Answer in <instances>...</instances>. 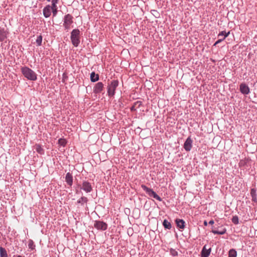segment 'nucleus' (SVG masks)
Returning a JSON list of instances; mask_svg holds the SVG:
<instances>
[{
    "instance_id": "obj_13",
    "label": "nucleus",
    "mask_w": 257,
    "mask_h": 257,
    "mask_svg": "<svg viewBox=\"0 0 257 257\" xmlns=\"http://www.w3.org/2000/svg\"><path fill=\"white\" fill-rule=\"evenodd\" d=\"M73 179L72 174L70 172L67 173L65 176V181L66 182L67 184L69 186H71L73 184Z\"/></svg>"
},
{
    "instance_id": "obj_32",
    "label": "nucleus",
    "mask_w": 257,
    "mask_h": 257,
    "mask_svg": "<svg viewBox=\"0 0 257 257\" xmlns=\"http://www.w3.org/2000/svg\"><path fill=\"white\" fill-rule=\"evenodd\" d=\"M224 39H218L217 41L215 42V43L214 44L213 46H215L216 45L218 44L219 43H221L222 41H223Z\"/></svg>"
},
{
    "instance_id": "obj_7",
    "label": "nucleus",
    "mask_w": 257,
    "mask_h": 257,
    "mask_svg": "<svg viewBox=\"0 0 257 257\" xmlns=\"http://www.w3.org/2000/svg\"><path fill=\"white\" fill-rule=\"evenodd\" d=\"M80 189L83 190L86 193H90L92 191L91 184L88 181H83Z\"/></svg>"
},
{
    "instance_id": "obj_39",
    "label": "nucleus",
    "mask_w": 257,
    "mask_h": 257,
    "mask_svg": "<svg viewBox=\"0 0 257 257\" xmlns=\"http://www.w3.org/2000/svg\"><path fill=\"white\" fill-rule=\"evenodd\" d=\"M47 2H50L51 0H47Z\"/></svg>"
},
{
    "instance_id": "obj_4",
    "label": "nucleus",
    "mask_w": 257,
    "mask_h": 257,
    "mask_svg": "<svg viewBox=\"0 0 257 257\" xmlns=\"http://www.w3.org/2000/svg\"><path fill=\"white\" fill-rule=\"evenodd\" d=\"M63 26L65 28V30H68L71 28V25L73 23V17L69 14H66L64 16L63 19Z\"/></svg>"
},
{
    "instance_id": "obj_36",
    "label": "nucleus",
    "mask_w": 257,
    "mask_h": 257,
    "mask_svg": "<svg viewBox=\"0 0 257 257\" xmlns=\"http://www.w3.org/2000/svg\"><path fill=\"white\" fill-rule=\"evenodd\" d=\"M203 224H204V226H207V225H208V223L206 220L204 221Z\"/></svg>"
},
{
    "instance_id": "obj_5",
    "label": "nucleus",
    "mask_w": 257,
    "mask_h": 257,
    "mask_svg": "<svg viewBox=\"0 0 257 257\" xmlns=\"http://www.w3.org/2000/svg\"><path fill=\"white\" fill-rule=\"evenodd\" d=\"M141 188L149 196L152 197L159 201H162V199L152 189L148 187L144 184L141 185Z\"/></svg>"
},
{
    "instance_id": "obj_14",
    "label": "nucleus",
    "mask_w": 257,
    "mask_h": 257,
    "mask_svg": "<svg viewBox=\"0 0 257 257\" xmlns=\"http://www.w3.org/2000/svg\"><path fill=\"white\" fill-rule=\"evenodd\" d=\"M8 32L4 28L0 29V42H3L7 38Z\"/></svg>"
},
{
    "instance_id": "obj_10",
    "label": "nucleus",
    "mask_w": 257,
    "mask_h": 257,
    "mask_svg": "<svg viewBox=\"0 0 257 257\" xmlns=\"http://www.w3.org/2000/svg\"><path fill=\"white\" fill-rule=\"evenodd\" d=\"M239 90L244 95H247L250 93V89L245 83H241L240 84Z\"/></svg>"
},
{
    "instance_id": "obj_15",
    "label": "nucleus",
    "mask_w": 257,
    "mask_h": 257,
    "mask_svg": "<svg viewBox=\"0 0 257 257\" xmlns=\"http://www.w3.org/2000/svg\"><path fill=\"white\" fill-rule=\"evenodd\" d=\"M211 252V248L209 249L206 248V245H205L201 252V257H208V256L210 255Z\"/></svg>"
},
{
    "instance_id": "obj_31",
    "label": "nucleus",
    "mask_w": 257,
    "mask_h": 257,
    "mask_svg": "<svg viewBox=\"0 0 257 257\" xmlns=\"http://www.w3.org/2000/svg\"><path fill=\"white\" fill-rule=\"evenodd\" d=\"M58 142H59V144L61 146H65L66 144L65 140L64 139H60L58 140Z\"/></svg>"
},
{
    "instance_id": "obj_35",
    "label": "nucleus",
    "mask_w": 257,
    "mask_h": 257,
    "mask_svg": "<svg viewBox=\"0 0 257 257\" xmlns=\"http://www.w3.org/2000/svg\"><path fill=\"white\" fill-rule=\"evenodd\" d=\"M152 12H153L154 13H156L157 15H159V14L157 10H153L152 11Z\"/></svg>"
},
{
    "instance_id": "obj_28",
    "label": "nucleus",
    "mask_w": 257,
    "mask_h": 257,
    "mask_svg": "<svg viewBox=\"0 0 257 257\" xmlns=\"http://www.w3.org/2000/svg\"><path fill=\"white\" fill-rule=\"evenodd\" d=\"M36 42L38 46H40L42 45V36L41 35L37 36Z\"/></svg>"
},
{
    "instance_id": "obj_21",
    "label": "nucleus",
    "mask_w": 257,
    "mask_h": 257,
    "mask_svg": "<svg viewBox=\"0 0 257 257\" xmlns=\"http://www.w3.org/2000/svg\"><path fill=\"white\" fill-rule=\"evenodd\" d=\"M51 12L53 14V17H55L57 15L58 13V7L57 5H51L50 6Z\"/></svg>"
},
{
    "instance_id": "obj_16",
    "label": "nucleus",
    "mask_w": 257,
    "mask_h": 257,
    "mask_svg": "<svg viewBox=\"0 0 257 257\" xmlns=\"http://www.w3.org/2000/svg\"><path fill=\"white\" fill-rule=\"evenodd\" d=\"M142 105V101H137L133 103V105L131 107L130 110L132 112H135L137 110V108H139Z\"/></svg>"
},
{
    "instance_id": "obj_29",
    "label": "nucleus",
    "mask_w": 257,
    "mask_h": 257,
    "mask_svg": "<svg viewBox=\"0 0 257 257\" xmlns=\"http://www.w3.org/2000/svg\"><path fill=\"white\" fill-rule=\"evenodd\" d=\"M232 222L234 224H238L239 223L238 217L237 215L233 216L231 219Z\"/></svg>"
},
{
    "instance_id": "obj_20",
    "label": "nucleus",
    "mask_w": 257,
    "mask_h": 257,
    "mask_svg": "<svg viewBox=\"0 0 257 257\" xmlns=\"http://www.w3.org/2000/svg\"><path fill=\"white\" fill-rule=\"evenodd\" d=\"M99 80V75L95 74L94 72H92L90 73V80L92 82H95Z\"/></svg>"
},
{
    "instance_id": "obj_37",
    "label": "nucleus",
    "mask_w": 257,
    "mask_h": 257,
    "mask_svg": "<svg viewBox=\"0 0 257 257\" xmlns=\"http://www.w3.org/2000/svg\"><path fill=\"white\" fill-rule=\"evenodd\" d=\"M153 14L156 17V18H158L159 17V15H157V14L156 13H153Z\"/></svg>"
},
{
    "instance_id": "obj_2",
    "label": "nucleus",
    "mask_w": 257,
    "mask_h": 257,
    "mask_svg": "<svg viewBox=\"0 0 257 257\" xmlns=\"http://www.w3.org/2000/svg\"><path fill=\"white\" fill-rule=\"evenodd\" d=\"M119 85V81L118 80H112L107 83V93L109 97H114L115 94V90L116 88Z\"/></svg>"
},
{
    "instance_id": "obj_38",
    "label": "nucleus",
    "mask_w": 257,
    "mask_h": 257,
    "mask_svg": "<svg viewBox=\"0 0 257 257\" xmlns=\"http://www.w3.org/2000/svg\"><path fill=\"white\" fill-rule=\"evenodd\" d=\"M17 257H23V256H21V255H18Z\"/></svg>"
},
{
    "instance_id": "obj_22",
    "label": "nucleus",
    "mask_w": 257,
    "mask_h": 257,
    "mask_svg": "<svg viewBox=\"0 0 257 257\" xmlns=\"http://www.w3.org/2000/svg\"><path fill=\"white\" fill-rule=\"evenodd\" d=\"M163 225L165 229H170L172 228V225L167 220L164 219L163 222Z\"/></svg>"
},
{
    "instance_id": "obj_11",
    "label": "nucleus",
    "mask_w": 257,
    "mask_h": 257,
    "mask_svg": "<svg viewBox=\"0 0 257 257\" xmlns=\"http://www.w3.org/2000/svg\"><path fill=\"white\" fill-rule=\"evenodd\" d=\"M51 10L50 8V5H46L43 10V14L45 18H48L50 17L51 15Z\"/></svg>"
},
{
    "instance_id": "obj_1",
    "label": "nucleus",
    "mask_w": 257,
    "mask_h": 257,
    "mask_svg": "<svg viewBox=\"0 0 257 257\" xmlns=\"http://www.w3.org/2000/svg\"><path fill=\"white\" fill-rule=\"evenodd\" d=\"M21 72L24 76L28 80L36 81L37 79V74L31 69L27 66L22 67Z\"/></svg>"
},
{
    "instance_id": "obj_34",
    "label": "nucleus",
    "mask_w": 257,
    "mask_h": 257,
    "mask_svg": "<svg viewBox=\"0 0 257 257\" xmlns=\"http://www.w3.org/2000/svg\"><path fill=\"white\" fill-rule=\"evenodd\" d=\"M214 220H210V221H209V222H208V224H210V225H212V224H214Z\"/></svg>"
},
{
    "instance_id": "obj_3",
    "label": "nucleus",
    "mask_w": 257,
    "mask_h": 257,
    "mask_svg": "<svg viewBox=\"0 0 257 257\" xmlns=\"http://www.w3.org/2000/svg\"><path fill=\"white\" fill-rule=\"evenodd\" d=\"M70 39L72 45L77 47L80 43V31L78 29H73L71 32Z\"/></svg>"
},
{
    "instance_id": "obj_25",
    "label": "nucleus",
    "mask_w": 257,
    "mask_h": 257,
    "mask_svg": "<svg viewBox=\"0 0 257 257\" xmlns=\"http://www.w3.org/2000/svg\"><path fill=\"white\" fill-rule=\"evenodd\" d=\"M230 34V31H228V32H226L225 31H222L221 32H220L218 35V37H220V36H224V37L223 38V39H225L226 37H227Z\"/></svg>"
},
{
    "instance_id": "obj_6",
    "label": "nucleus",
    "mask_w": 257,
    "mask_h": 257,
    "mask_svg": "<svg viewBox=\"0 0 257 257\" xmlns=\"http://www.w3.org/2000/svg\"><path fill=\"white\" fill-rule=\"evenodd\" d=\"M94 227L97 230L104 231L107 228V224L103 221L95 220L94 223Z\"/></svg>"
},
{
    "instance_id": "obj_12",
    "label": "nucleus",
    "mask_w": 257,
    "mask_h": 257,
    "mask_svg": "<svg viewBox=\"0 0 257 257\" xmlns=\"http://www.w3.org/2000/svg\"><path fill=\"white\" fill-rule=\"evenodd\" d=\"M175 222L177 227L180 229H183L185 226V221L182 219H176Z\"/></svg>"
},
{
    "instance_id": "obj_33",
    "label": "nucleus",
    "mask_w": 257,
    "mask_h": 257,
    "mask_svg": "<svg viewBox=\"0 0 257 257\" xmlns=\"http://www.w3.org/2000/svg\"><path fill=\"white\" fill-rule=\"evenodd\" d=\"M59 0H52V5H57L58 3Z\"/></svg>"
},
{
    "instance_id": "obj_9",
    "label": "nucleus",
    "mask_w": 257,
    "mask_h": 257,
    "mask_svg": "<svg viewBox=\"0 0 257 257\" xmlns=\"http://www.w3.org/2000/svg\"><path fill=\"white\" fill-rule=\"evenodd\" d=\"M193 140L190 137L187 138L184 144V148L187 152L190 151L192 148Z\"/></svg>"
},
{
    "instance_id": "obj_26",
    "label": "nucleus",
    "mask_w": 257,
    "mask_h": 257,
    "mask_svg": "<svg viewBox=\"0 0 257 257\" xmlns=\"http://www.w3.org/2000/svg\"><path fill=\"white\" fill-rule=\"evenodd\" d=\"M237 252L234 249H231L229 251L228 257H236Z\"/></svg>"
},
{
    "instance_id": "obj_24",
    "label": "nucleus",
    "mask_w": 257,
    "mask_h": 257,
    "mask_svg": "<svg viewBox=\"0 0 257 257\" xmlns=\"http://www.w3.org/2000/svg\"><path fill=\"white\" fill-rule=\"evenodd\" d=\"M226 229L223 228L220 230H212V232L214 234L223 235L226 233Z\"/></svg>"
},
{
    "instance_id": "obj_23",
    "label": "nucleus",
    "mask_w": 257,
    "mask_h": 257,
    "mask_svg": "<svg viewBox=\"0 0 257 257\" xmlns=\"http://www.w3.org/2000/svg\"><path fill=\"white\" fill-rule=\"evenodd\" d=\"M0 257H8L7 250L2 246L0 247Z\"/></svg>"
},
{
    "instance_id": "obj_19",
    "label": "nucleus",
    "mask_w": 257,
    "mask_h": 257,
    "mask_svg": "<svg viewBox=\"0 0 257 257\" xmlns=\"http://www.w3.org/2000/svg\"><path fill=\"white\" fill-rule=\"evenodd\" d=\"M88 201V199L86 197L81 196L77 201V203L80 204L81 205L83 206L84 204H86Z\"/></svg>"
},
{
    "instance_id": "obj_27",
    "label": "nucleus",
    "mask_w": 257,
    "mask_h": 257,
    "mask_svg": "<svg viewBox=\"0 0 257 257\" xmlns=\"http://www.w3.org/2000/svg\"><path fill=\"white\" fill-rule=\"evenodd\" d=\"M28 247L31 250H34L35 248V243L32 239H29L28 241Z\"/></svg>"
},
{
    "instance_id": "obj_8",
    "label": "nucleus",
    "mask_w": 257,
    "mask_h": 257,
    "mask_svg": "<svg viewBox=\"0 0 257 257\" xmlns=\"http://www.w3.org/2000/svg\"><path fill=\"white\" fill-rule=\"evenodd\" d=\"M103 83L101 82H98L95 84L93 88V93H94L95 94H99L103 90Z\"/></svg>"
},
{
    "instance_id": "obj_17",
    "label": "nucleus",
    "mask_w": 257,
    "mask_h": 257,
    "mask_svg": "<svg viewBox=\"0 0 257 257\" xmlns=\"http://www.w3.org/2000/svg\"><path fill=\"white\" fill-rule=\"evenodd\" d=\"M34 149L38 153L41 155H44L45 154L44 149L39 144H36L34 146Z\"/></svg>"
},
{
    "instance_id": "obj_30",
    "label": "nucleus",
    "mask_w": 257,
    "mask_h": 257,
    "mask_svg": "<svg viewBox=\"0 0 257 257\" xmlns=\"http://www.w3.org/2000/svg\"><path fill=\"white\" fill-rule=\"evenodd\" d=\"M170 253L173 256H176L178 255V252L175 249L171 248L170 249Z\"/></svg>"
},
{
    "instance_id": "obj_18",
    "label": "nucleus",
    "mask_w": 257,
    "mask_h": 257,
    "mask_svg": "<svg viewBox=\"0 0 257 257\" xmlns=\"http://www.w3.org/2000/svg\"><path fill=\"white\" fill-rule=\"evenodd\" d=\"M250 195L251 196L252 201L257 203V195L256 189L255 188H252L250 190Z\"/></svg>"
}]
</instances>
